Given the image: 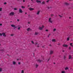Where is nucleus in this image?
<instances>
[{
  "instance_id": "43",
  "label": "nucleus",
  "mask_w": 73,
  "mask_h": 73,
  "mask_svg": "<svg viewBox=\"0 0 73 73\" xmlns=\"http://www.w3.org/2000/svg\"><path fill=\"white\" fill-rule=\"evenodd\" d=\"M18 64L19 65H20V62H18Z\"/></svg>"
},
{
  "instance_id": "18",
  "label": "nucleus",
  "mask_w": 73,
  "mask_h": 73,
  "mask_svg": "<svg viewBox=\"0 0 73 73\" xmlns=\"http://www.w3.org/2000/svg\"><path fill=\"white\" fill-rule=\"evenodd\" d=\"M16 62L15 61H13V65H15V64H16Z\"/></svg>"
},
{
  "instance_id": "24",
  "label": "nucleus",
  "mask_w": 73,
  "mask_h": 73,
  "mask_svg": "<svg viewBox=\"0 0 73 73\" xmlns=\"http://www.w3.org/2000/svg\"><path fill=\"white\" fill-rule=\"evenodd\" d=\"M21 7H22V8H23V9L25 8V7H24V6H21Z\"/></svg>"
},
{
  "instance_id": "1",
  "label": "nucleus",
  "mask_w": 73,
  "mask_h": 73,
  "mask_svg": "<svg viewBox=\"0 0 73 73\" xmlns=\"http://www.w3.org/2000/svg\"><path fill=\"white\" fill-rule=\"evenodd\" d=\"M48 22L51 24H53V21L52 20L51 18H50L48 19Z\"/></svg>"
},
{
  "instance_id": "56",
  "label": "nucleus",
  "mask_w": 73,
  "mask_h": 73,
  "mask_svg": "<svg viewBox=\"0 0 73 73\" xmlns=\"http://www.w3.org/2000/svg\"><path fill=\"white\" fill-rule=\"evenodd\" d=\"M42 48H44V46H42Z\"/></svg>"
},
{
  "instance_id": "37",
  "label": "nucleus",
  "mask_w": 73,
  "mask_h": 73,
  "mask_svg": "<svg viewBox=\"0 0 73 73\" xmlns=\"http://www.w3.org/2000/svg\"><path fill=\"white\" fill-rule=\"evenodd\" d=\"M45 31H46V32H48V31H49V30H48L46 29V30Z\"/></svg>"
},
{
  "instance_id": "19",
  "label": "nucleus",
  "mask_w": 73,
  "mask_h": 73,
  "mask_svg": "<svg viewBox=\"0 0 73 73\" xmlns=\"http://www.w3.org/2000/svg\"><path fill=\"white\" fill-rule=\"evenodd\" d=\"M38 35V33L36 32L35 33V36H36V35Z\"/></svg>"
},
{
  "instance_id": "36",
  "label": "nucleus",
  "mask_w": 73,
  "mask_h": 73,
  "mask_svg": "<svg viewBox=\"0 0 73 73\" xmlns=\"http://www.w3.org/2000/svg\"><path fill=\"white\" fill-rule=\"evenodd\" d=\"M18 30H19V29H20V27H19L18 28Z\"/></svg>"
},
{
  "instance_id": "17",
  "label": "nucleus",
  "mask_w": 73,
  "mask_h": 73,
  "mask_svg": "<svg viewBox=\"0 0 73 73\" xmlns=\"http://www.w3.org/2000/svg\"><path fill=\"white\" fill-rule=\"evenodd\" d=\"M52 42H56V39H54L52 40Z\"/></svg>"
},
{
  "instance_id": "45",
  "label": "nucleus",
  "mask_w": 73,
  "mask_h": 73,
  "mask_svg": "<svg viewBox=\"0 0 73 73\" xmlns=\"http://www.w3.org/2000/svg\"><path fill=\"white\" fill-rule=\"evenodd\" d=\"M58 45H60V43H58Z\"/></svg>"
},
{
  "instance_id": "59",
  "label": "nucleus",
  "mask_w": 73,
  "mask_h": 73,
  "mask_svg": "<svg viewBox=\"0 0 73 73\" xmlns=\"http://www.w3.org/2000/svg\"><path fill=\"white\" fill-rule=\"evenodd\" d=\"M37 47H39V46H38V45L37 46Z\"/></svg>"
},
{
  "instance_id": "12",
  "label": "nucleus",
  "mask_w": 73,
  "mask_h": 73,
  "mask_svg": "<svg viewBox=\"0 0 73 73\" xmlns=\"http://www.w3.org/2000/svg\"><path fill=\"white\" fill-rule=\"evenodd\" d=\"M19 12H20V13H22V12H23V11H22V10L21 9H19Z\"/></svg>"
},
{
  "instance_id": "60",
  "label": "nucleus",
  "mask_w": 73,
  "mask_h": 73,
  "mask_svg": "<svg viewBox=\"0 0 73 73\" xmlns=\"http://www.w3.org/2000/svg\"><path fill=\"white\" fill-rule=\"evenodd\" d=\"M69 19H71V17H69Z\"/></svg>"
},
{
  "instance_id": "61",
  "label": "nucleus",
  "mask_w": 73,
  "mask_h": 73,
  "mask_svg": "<svg viewBox=\"0 0 73 73\" xmlns=\"http://www.w3.org/2000/svg\"><path fill=\"white\" fill-rule=\"evenodd\" d=\"M19 60V59H17V60Z\"/></svg>"
},
{
  "instance_id": "64",
  "label": "nucleus",
  "mask_w": 73,
  "mask_h": 73,
  "mask_svg": "<svg viewBox=\"0 0 73 73\" xmlns=\"http://www.w3.org/2000/svg\"><path fill=\"white\" fill-rule=\"evenodd\" d=\"M31 1H33V0H31Z\"/></svg>"
},
{
  "instance_id": "51",
  "label": "nucleus",
  "mask_w": 73,
  "mask_h": 73,
  "mask_svg": "<svg viewBox=\"0 0 73 73\" xmlns=\"http://www.w3.org/2000/svg\"><path fill=\"white\" fill-rule=\"evenodd\" d=\"M1 25H2V24H0V26H1Z\"/></svg>"
},
{
  "instance_id": "30",
  "label": "nucleus",
  "mask_w": 73,
  "mask_h": 73,
  "mask_svg": "<svg viewBox=\"0 0 73 73\" xmlns=\"http://www.w3.org/2000/svg\"><path fill=\"white\" fill-rule=\"evenodd\" d=\"M24 70H22L21 71V73H24Z\"/></svg>"
},
{
  "instance_id": "44",
  "label": "nucleus",
  "mask_w": 73,
  "mask_h": 73,
  "mask_svg": "<svg viewBox=\"0 0 73 73\" xmlns=\"http://www.w3.org/2000/svg\"><path fill=\"white\" fill-rule=\"evenodd\" d=\"M19 21V19H17V21Z\"/></svg>"
},
{
  "instance_id": "41",
  "label": "nucleus",
  "mask_w": 73,
  "mask_h": 73,
  "mask_svg": "<svg viewBox=\"0 0 73 73\" xmlns=\"http://www.w3.org/2000/svg\"><path fill=\"white\" fill-rule=\"evenodd\" d=\"M69 49H70H70H71V47H69Z\"/></svg>"
},
{
  "instance_id": "63",
  "label": "nucleus",
  "mask_w": 73,
  "mask_h": 73,
  "mask_svg": "<svg viewBox=\"0 0 73 73\" xmlns=\"http://www.w3.org/2000/svg\"><path fill=\"white\" fill-rule=\"evenodd\" d=\"M55 64V63H54V64Z\"/></svg>"
},
{
  "instance_id": "35",
  "label": "nucleus",
  "mask_w": 73,
  "mask_h": 73,
  "mask_svg": "<svg viewBox=\"0 0 73 73\" xmlns=\"http://www.w3.org/2000/svg\"><path fill=\"white\" fill-rule=\"evenodd\" d=\"M2 71V69L1 68H0V72H1Z\"/></svg>"
},
{
  "instance_id": "39",
  "label": "nucleus",
  "mask_w": 73,
  "mask_h": 73,
  "mask_svg": "<svg viewBox=\"0 0 73 73\" xmlns=\"http://www.w3.org/2000/svg\"><path fill=\"white\" fill-rule=\"evenodd\" d=\"M2 34L0 33V36H2Z\"/></svg>"
},
{
  "instance_id": "13",
  "label": "nucleus",
  "mask_w": 73,
  "mask_h": 73,
  "mask_svg": "<svg viewBox=\"0 0 73 73\" xmlns=\"http://www.w3.org/2000/svg\"><path fill=\"white\" fill-rule=\"evenodd\" d=\"M36 2L37 3H41V1H38V0H36Z\"/></svg>"
},
{
  "instance_id": "40",
  "label": "nucleus",
  "mask_w": 73,
  "mask_h": 73,
  "mask_svg": "<svg viewBox=\"0 0 73 73\" xmlns=\"http://www.w3.org/2000/svg\"><path fill=\"white\" fill-rule=\"evenodd\" d=\"M11 36H13V35L11 34Z\"/></svg>"
},
{
  "instance_id": "50",
  "label": "nucleus",
  "mask_w": 73,
  "mask_h": 73,
  "mask_svg": "<svg viewBox=\"0 0 73 73\" xmlns=\"http://www.w3.org/2000/svg\"><path fill=\"white\" fill-rule=\"evenodd\" d=\"M44 26L43 25L42 26V28H44Z\"/></svg>"
},
{
  "instance_id": "3",
  "label": "nucleus",
  "mask_w": 73,
  "mask_h": 73,
  "mask_svg": "<svg viewBox=\"0 0 73 73\" xmlns=\"http://www.w3.org/2000/svg\"><path fill=\"white\" fill-rule=\"evenodd\" d=\"M9 15H10V16H13V15H14V12H11L9 14Z\"/></svg>"
},
{
  "instance_id": "57",
  "label": "nucleus",
  "mask_w": 73,
  "mask_h": 73,
  "mask_svg": "<svg viewBox=\"0 0 73 73\" xmlns=\"http://www.w3.org/2000/svg\"><path fill=\"white\" fill-rule=\"evenodd\" d=\"M27 14V13H25V15H26V14Z\"/></svg>"
},
{
  "instance_id": "21",
  "label": "nucleus",
  "mask_w": 73,
  "mask_h": 73,
  "mask_svg": "<svg viewBox=\"0 0 73 73\" xmlns=\"http://www.w3.org/2000/svg\"><path fill=\"white\" fill-rule=\"evenodd\" d=\"M30 30H31V29H30V28H28L27 29V31H30Z\"/></svg>"
},
{
  "instance_id": "20",
  "label": "nucleus",
  "mask_w": 73,
  "mask_h": 73,
  "mask_svg": "<svg viewBox=\"0 0 73 73\" xmlns=\"http://www.w3.org/2000/svg\"><path fill=\"white\" fill-rule=\"evenodd\" d=\"M68 69H69V68H68V67H66L65 68V70H68Z\"/></svg>"
},
{
  "instance_id": "22",
  "label": "nucleus",
  "mask_w": 73,
  "mask_h": 73,
  "mask_svg": "<svg viewBox=\"0 0 73 73\" xmlns=\"http://www.w3.org/2000/svg\"><path fill=\"white\" fill-rule=\"evenodd\" d=\"M56 31V29H54L53 30V32H55Z\"/></svg>"
},
{
  "instance_id": "7",
  "label": "nucleus",
  "mask_w": 73,
  "mask_h": 73,
  "mask_svg": "<svg viewBox=\"0 0 73 73\" xmlns=\"http://www.w3.org/2000/svg\"><path fill=\"white\" fill-rule=\"evenodd\" d=\"M2 35H3L4 37H6V35H5V33H2Z\"/></svg>"
},
{
  "instance_id": "29",
  "label": "nucleus",
  "mask_w": 73,
  "mask_h": 73,
  "mask_svg": "<svg viewBox=\"0 0 73 73\" xmlns=\"http://www.w3.org/2000/svg\"><path fill=\"white\" fill-rule=\"evenodd\" d=\"M51 35V34H49L48 36V37H49V36H50Z\"/></svg>"
},
{
  "instance_id": "26",
  "label": "nucleus",
  "mask_w": 73,
  "mask_h": 73,
  "mask_svg": "<svg viewBox=\"0 0 73 73\" xmlns=\"http://www.w3.org/2000/svg\"><path fill=\"white\" fill-rule=\"evenodd\" d=\"M61 73H65V72L64 71H62L61 72Z\"/></svg>"
},
{
  "instance_id": "4",
  "label": "nucleus",
  "mask_w": 73,
  "mask_h": 73,
  "mask_svg": "<svg viewBox=\"0 0 73 73\" xmlns=\"http://www.w3.org/2000/svg\"><path fill=\"white\" fill-rule=\"evenodd\" d=\"M11 27H14V29H15V28H17V27H16V26L14 25H11Z\"/></svg>"
},
{
  "instance_id": "54",
  "label": "nucleus",
  "mask_w": 73,
  "mask_h": 73,
  "mask_svg": "<svg viewBox=\"0 0 73 73\" xmlns=\"http://www.w3.org/2000/svg\"><path fill=\"white\" fill-rule=\"evenodd\" d=\"M53 16V15L52 14V15H51V16Z\"/></svg>"
},
{
  "instance_id": "11",
  "label": "nucleus",
  "mask_w": 73,
  "mask_h": 73,
  "mask_svg": "<svg viewBox=\"0 0 73 73\" xmlns=\"http://www.w3.org/2000/svg\"><path fill=\"white\" fill-rule=\"evenodd\" d=\"M29 10L31 11H33L34 10V9H35L33 8H30L29 9Z\"/></svg>"
},
{
  "instance_id": "38",
  "label": "nucleus",
  "mask_w": 73,
  "mask_h": 73,
  "mask_svg": "<svg viewBox=\"0 0 73 73\" xmlns=\"http://www.w3.org/2000/svg\"><path fill=\"white\" fill-rule=\"evenodd\" d=\"M37 44V42H36L35 45H36Z\"/></svg>"
},
{
  "instance_id": "55",
  "label": "nucleus",
  "mask_w": 73,
  "mask_h": 73,
  "mask_svg": "<svg viewBox=\"0 0 73 73\" xmlns=\"http://www.w3.org/2000/svg\"><path fill=\"white\" fill-rule=\"evenodd\" d=\"M49 46H52L51 45V44H50L49 45Z\"/></svg>"
},
{
  "instance_id": "42",
  "label": "nucleus",
  "mask_w": 73,
  "mask_h": 73,
  "mask_svg": "<svg viewBox=\"0 0 73 73\" xmlns=\"http://www.w3.org/2000/svg\"><path fill=\"white\" fill-rule=\"evenodd\" d=\"M4 4H7V3L6 2H5L4 3Z\"/></svg>"
},
{
  "instance_id": "48",
  "label": "nucleus",
  "mask_w": 73,
  "mask_h": 73,
  "mask_svg": "<svg viewBox=\"0 0 73 73\" xmlns=\"http://www.w3.org/2000/svg\"><path fill=\"white\" fill-rule=\"evenodd\" d=\"M59 16H60V17H62V16H61V15H59Z\"/></svg>"
},
{
  "instance_id": "33",
  "label": "nucleus",
  "mask_w": 73,
  "mask_h": 73,
  "mask_svg": "<svg viewBox=\"0 0 73 73\" xmlns=\"http://www.w3.org/2000/svg\"><path fill=\"white\" fill-rule=\"evenodd\" d=\"M2 11V8H0V11Z\"/></svg>"
},
{
  "instance_id": "58",
  "label": "nucleus",
  "mask_w": 73,
  "mask_h": 73,
  "mask_svg": "<svg viewBox=\"0 0 73 73\" xmlns=\"http://www.w3.org/2000/svg\"><path fill=\"white\" fill-rule=\"evenodd\" d=\"M1 51H4V50H1Z\"/></svg>"
},
{
  "instance_id": "34",
  "label": "nucleus",
  "mask_w": 73,
  "mask_h": 73,
  "mask_svg": "<svg viewBox=\"0 0 73 73\" xmlns=\"http://www.w3.org/2000/svg\"><path fill=\"white\" fill-rule=\"evenodd\" d=\"M50 60V58H49L48 59L47 61H49Z\"/></svg>"
},
{
  "instance_id": "52",
  "label": "nucleus",
  "mask_w": 73,
  "mask_h": 73,
  "mask_svg": "<svg viewBox=\"0 0 73 73\" xmlns=\"http://www.w3.org/2000/svg\"><path fill=\"white\" fill-rule=\"evenodd\" d=\"M25 0H23V2H25Z\"/></svg>"
},
{
  "instance_id": "53",
  "label": "nucleus",
  "mask_w": 73,
  "mask_h": 73,
  "mask_svg": "<svg viewBox=\"0 0 73 73\" xmlns=\"http://www.w3.org/2000/svg\"><path fill=\"white\" fill-rule=\"evenodd\" d=\"M46 2H47V3H48V2H49V1L47 0V1H46Z\"/></svg>"
},
{
  "instance_id": "8",
  "label": "nucleus",
  "mask_w": 73,
  "mask_h": 73,
  "mask_svg": "<svg viewBox=\"0 0 73 73\" xmlns=\"http://www.w3.org/2000/svg\"><path fill=\"white\" fill-rule=\"evenodd\" d=\"M37 61L38 62H42V60H40V59L38 60Z\"/></svg>"
},
{
  "instance_id": "16",
  "label": "nucleus",
  "mask_w": 73,
  "mask_h": 73,
  "mask_svg": "<svg viewBox=\"0 0 73 73\" xmlns=\"http://www.w3.org/2000/svg\"><path fill=\"white\" fill-rule=\"evenodd\" d=\"M40 11H38L37 13H36V15H39V14H40Z\"/></svg>"
},
{
  "instance_id": "46",
  "label": "nucleus",
  "mask_w": 73,
  "mask_h": 73,
  "mask_svg": "<svg viewBox=\"0 0 73 73\" xmlns=\"http://www.w3.org/2000/svg\"><path fill=\"white\" fill-rule=\"evenodd\" d=\"M28 24H30V22H29L28 23Z\"/></svg>"
},
{
  "instance_id": "32",
  "label": "nucleus",
  "mask_w": 73,
  "mask_h": 73,
  "mask_svg": "<svg viewBox=\"0 0 73 73\" xmlns=\"http://www.w3.org/2000/svg\"><path fill=\"white\" fill-rule=\"evenodd\" d=\"M31 43L33 44H34V42H33V41H31Z\"/></svg>"
},
{
  "instance_id": "5",
  "label": "nucleus",
  "mask_w": 73,
  "mask_h": 73,
  "mask_svg": "<svg viewBox=\"0 0 73 73\" xmlns=\"http://www.w3.org/2000/svg\"><path fill=\"white\" fill-rule=\"evenodd\" d=\"M43 28L42 27H39V30H40V31H42V30L43 29Z\"/></svg>"
},
{
  "instance_id": "6",
  "label": "nucleus",
  "mask_w": 73,
  "mask_h": 73,
  "mask_svg": "<svg viewBox=\"0 0 73 73\" xmlns=\"http://www.w3.org/2000/svg\"><path fill=\"white\" fill-rule=\"evenodd\" d=\"M63 46L64 47H68V46L66 44H63Z\"/></svg>"
},
{
  "instance_id": "47",
  "label": "nucleus",
  "mask_w": 73,
  "mask_h": 73,
  "mask_svg": "<svg viewBox=\"0 0 73 73\" xmlns=\"http://www.w3.org/2000/svg\"><path fill=\"white\" fill-rule=\"evenodd\" d=\"M62 52H65V51H64V50H62Z\"/></svg>"
},
{
  "instance_id": "2",
  "label": "nucleus",
  "mask_w": 73,
  "mask_h": 73,
  "mask_svg": "<svg viewBox=\"0 0 73 73\" xmlns=\"http://www.w3.org/2000/svg\"><path fill=\"white\" fill-rule=\"evenodd\" d=\"M73 58L72 56H71V55H69L68 56V59L69 60H72L73 59Z\"/></svg>"
},
{
  "instance_id": "23",
  "label": "nucleus",
  "mask_w": 73,
  "mask_h": 73,
  "mask_svg": "<svg viewBox=\"0 0 73 73\" xmlns=\"http://www.w3.org/2000/svg\"><path fill=\"white\" fill-rule=\"evenodd\" d=\"M38 65L37 64H36V68H37V67H38Z\"/></svg>"
},
{
  "instance_id": "14",
  "label": "nucleus",
  "mask_w": 73,
  "mask_h": 73,
  "mask_svg": "<svg viewBox=\"0 0 73 73\" xmlns=\"http://www.w3.org/2000/svg\"><path fill=\"white\" fill-rule=\"evenodd\" d=\"M53 53V51H50V54H52Z\"/></svg>"
},
{
  "instance_id": "49",
  "label": "nucleus",
  "mask_w": 73,
  "mask_h": 73,
  "mask_svg": "<svg viewBox=\"0 0 73 73\" xmlns=\"http://www.w3.org/2000/svg\"><path fill=\"white\" fill-rule=\"evenodd\" d=\"M43 60H44V56L43 57V58H42Z\"/></svg>"
},
{
  "instance_id": "62",
  "label": "nucleus",
  "mask_w": 73,
  "mask_h": 73,
  "mask_svg": "<svg viewBox=\"0 0 73 73\" xmlns=\"http://www.w3.org/2000/svg\"><path fill=\"white\" fill-rule=\"evenodd\" d=\"M28 7H29V5H28Z\"/></svg>"
},
{
  "instance_id": "31",
  "label": "nucleus",
  "mask_w": 73,
  "mask_h": 73,
  "mask_svg": "<svg viewBox=\"0 0 73 73\" xmlns=\"http://www.w3.org/2000/svg\"><path fill=\"white\" fill-rule=\"evenodd\" d=\"M14 10L15 11H16L17 10V9L16 8H14Z\"/></svg>"
},
{
  "instance_id": "28",
  "label": "nucleus",
  "mask_w": 73,
  "mask_h": 73,
  "mask_svg": "<svg viewBox=\"0 0 73 73\" xmlns=\"http://www.w3.org/2000/svg\"><path fill=\"white\" fill-rule=\"evenodd\" d=\"M47 8L48 9H50V8H51V7H47Z\"/></svg>"
},
{
  "instance_id": "10",
  "label": "nucleus",
  "mask_w": 73,
  "mask_h": 73,
  "mask_svg": "<svg viewBox=\"0 0 73 73\" xmlns=\"http://www.w3.org/2000/svg\"><path fill=\"white\" fill-rule=\"evenodd\" d=\"M70 45L71 46H72V48H73V43H71L70 44Z\"/></svg>"
},
{
  "instance_id": "15",
  "label": "nucleus",
  "mask_w": 73,
  "mask_h": 73,
  "mask_svg": "<svg viewBox=\"0 0 73 73\" xmlns=\"http://www.w3.org/2000/svg\"><path fill=\"white\" fill-rule=\"evenodd\" d=\"M65 4L66 5H69V4L66 2L65 3Z\"/></svg>"
},
{
  "instance_id": "27",
  "label": "nucleus",
  "mask_w": 73,
  "mask_h": 73,
  "mask_svg": "<svg viewBox=\"0 0 73 73\" xmlns=\"http://www.w3.org/2000/svg\"><path fill=\"white\" fill-rule=\"evenodd\" d=\"M67 41H69V38L68 37L67 39Z\"/></svg>"
},
{
  "instance_id": "25",
  "label": "nucleus",
  "mask_w": 73,
  "mask_h": 73,
  "mask_svg": "<svg viewBox=\"0 0 73 73\" xmlns=\"http://www.w3.org/2000/svg\"><path fill=\"white\" fill-rule=\"evenodd\" d=\"M45 3V2L44 1H43L42 2V4H44Z\"/></svg>"
},
{
  "instance_id": "9",
  "label": "nucleus",
  "mask_w": 73,
  "mask_h": 73,
  "mask_svg": "<svg viewBox=\"0 0 73 73\" xmlns=\"http://www.w3.org/2000/svg\"><path fill=\"white\" fill-rule=\"evenodd\" d=\"M67 56L66 55H66L64 56V60H65L66 58V57Z\"/></svg>"
}]
</instances>
